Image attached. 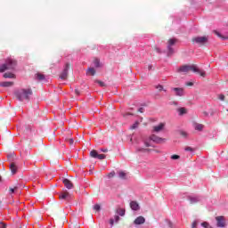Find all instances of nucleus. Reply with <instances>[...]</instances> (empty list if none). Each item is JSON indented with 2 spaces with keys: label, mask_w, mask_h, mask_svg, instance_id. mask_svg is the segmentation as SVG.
<instances>
[{
  "label": "nucleus",
  "mask_w": 228,
  "mask_h": 228,
  "mask_svg": "<svg viewBox=\"0 0 228 228\" xmlns=\"http://www.w3.org/2000/svg\"><path fill=\"white\" fill-rule=\"evenodd\" d=\"M93 209H94V211H101V205L95 204V205L93 207Z\"/></svg>",
  "instance_id": "nucleus-31"
},
{
  "label": "nucleus",
  "mask_w": 228,
  "mask_h": 228,
  "mask_svg": "<svg viewBox=\"0 0 228 228\" xmlns=\"http://www.w3.org/2000/svg\"><path fill=\"white\" fill-rule=\"evenodd\" d=\"M118 178L119 179H126V173L124 171H120L118 173Z\"/></svg>",
  "instance_id": "nucleus-27"
},
{
  "label": "nucleus",
  "mask_w": 228,
  "mask_h": 228,
  "mask_svg": "<svg viewBox=\"0 0 228 228\" xmlns=\"http://www.w3.org/2000/svg\"><path fill=\"white\" fill-rule=\"evenodd\" d=\"M152 142L154 143H163V142H167V139L159 137L156 134H151L150 139L144 141L145 147H152Z\"/></svg>",
  "instance_id": "nucleus-4"
},
{
  "label": "nucleus",
  "mask_w": 228,
  "mask_h": 228,
  "mask_svg": "<svg viewBox=\"0 0 228 228\" xmlns=\"http://www.w3.org/2000/svg\"><path fill=\"white\" fill-rule=\"evenodd\" d=\"M4 77L8 79H13V77H15V75L12 72H6L4 74Z\"/></svg>",
  "instance_id": "nucleus-21"
},
{
  "label": "nucleus",
  "mask_w": 228,
  "mask_h": 228,
  "mask_svg": "<svg viewBox=\"0 0 228 228\" xmlns=\"http://www.w3.org/2000/svg\"><path fill=\"white\" fill-rule=\"evenodd\" d=\"M15 67H17V61L13 59H7L4 64L0 65V72L14 70Z\"/></svg>",
  "instance_id": "nucleus-3"
},
{
  "label": "nucleus",
  "mask_w": 228,
  "mask_h": 228,
  "mask_svg": "<svg viewBox=\"0 0 228 228\" xmlns=\"http://www.w3.org/2000/svg\"><path fill=\"white\" fill-rule=\"evenodd\" d=\"M165 127V124H163V123H160V124H159L158 126H155L154 127H153V131L155 132V133H159V131H163V128Z\"/></svg>",
  "instance_id": "nucleus-16"
},
{
  "label": "nucleus",
  "mask_w": 228,
  "mask_h": 228,
  "mask_svg": "<svg viewBox=\"0 0 228 228\" xmlns=\"http://www.w3.org/2000/svg\"><path fill=\"white\" fill-rule=\"evenodd\" d=\"M181 134H182V136H184V137H186V136H187L186 132H181Z\"/></svg>",
  "instance_id": "nucleus-46"
},
{
  "label": "nucleus",
  "mask_w": 228,
  "mask_h": 228,
  "mask_svg": "<svg viewBox=\"0 0 228 228\" xmlns=\"http://www.w3.org/2000/svg\"><path fill=\"white\" fill-rule=\"evenodd\" d=\"M119 220H120V216H115L114 218H111L110 220V224L111 227H113V224H115V222L117 224Z\"/></svg>",
  "instance_id": "nucleus-20"
},
{
  "label": "nucleus",
  "mask_w": 228,
  "mask_h": 228,
  "mask_svg": "<svg viewBox=\"0 0 228 228\" xmlns=\"http://www.w3.org/2000/svg\"><path fill=\"white\" fill-rule=\"evenodd\" d=\"M9 167L12 174H17V165L15 163H11Z\"/></svg>",
  "instance_id": "nucleus-19"
},
{
  "label": "nucleus",
  "mask_w": 228,
  "mask_h": 228,
  "mask_svg": "<svg viewBox=\"0 0 228 228\" xmlns=\"http://www.w3.org/2000/svg\"><path fill=\"white\" fill-rule=\"evenodd\" d=\"M69 63H66L60 76V79H62V80L67 79V76H69Z\"/></svg>",
  "instance_id": "nucleus-8"
},
{
  "label": "nucleus",
  "mask_w": 228,
  "mask_h": 228,
  "mask_svg": "<svg viewBox=\"0 0 228 228\" xmlns=\"http://www.w3.org/2000/svg\"><path fill=\"white\" fill-rule=\"evenodd\" d=\"M218 99H219L220 101H225V95H224V94H219V95H218Z\"/></svg>",
  "instance_id": "nucleus-34"
},
{
  "label": "nucleus",
  "mask_w": 228,
  "mask_h": 228,
  "mask_svg": "<svg viewBox=\"0 0 228 228\" xmlns=\"http://www.w3.org/2000/svg\"><path fill=\"white\" fill-rule=\"evenodd\" d=\"M181 158L179 155H172L171 159H179Z\"/></svg>",
  "instance_id": "nucleus-38"
},
{
  "label": "nucleus",
  "mask_w": 228,
  "mask_h": 228,
  "mask_svg": "<svg viewBox=\"0 0 228 228\" xmlns=\"http://www.w3.org/2000/svg\"><path fill=\"white\" fill-rule=\"evenodd\" d=\"M152 64H150L149 66H148V70H152Z\"/></svg>",
  "instance_id": "nucleus-45"
},
{
  "label": "nucleus",
  "mask_w": 228,
  "mask_h": 228,
  "mask_svg": "<svg viewBox=\"0 0 228 228\" xmlns=\"http://www.w3.org/2000/svg\"><path fill=\"white\" fill-rule=\"evenodd\" d=\"M195 44H200V45H204L208 42V37H197L192 39Z\"/></svg>",
  "instance_id": "nucleus-7"
},
{
  "label": "nucleus",
  "mask_w": 228,
  "mask_h": 228,
  "mask_svg": "<svg viewBox=\"0 0 228 228\" xmlns=\"http://www.w3.org/2000/svg\"><path fill=\"white\" fill-rule=\"evenodd\" d=\"M155 88L157 90H159V92H167V90L165 88H163V86H161V85L156 86Z\"/></svg>",
  "instance_id": "nucleus-26"
},
{
  "label": "nucleus",
  "mask_w": 228,
  "mask_h": 228,
  "mask_svg": "<svg viewBox=\"0 0 228 228\" xmlns=\"http://www.w3.org/2000/svg\"><path fill=\"white\" fill-rule=\"evenodd\" d=\"M19 187L18 186H15L14 188H10L9 191L10 193H15L16 190H18Z\"/></svg>",
  "instance_id": "nucleus-32"
},
{
  "label": "nucleus",
  "mask_w": 228,
  "mask_h": 228,
  "mask_svg": "<svg viewBox=\"0 0 228 228\" xmlns=\"http://www.w3.org/2000/svg\"><path fill=\"white\" fill-rule=\"evenodd\" d=\"M155 50H156L157 53H159V54H160L161 49H159V47H156Z\"/></svg>",
  "instance_id": "nucleus-43"
},
{
  "label": "nucleus",
  "mask_w": 228,
  "mask_h": 228,
  "mask_svg": "<svg viewBox=\"0 0 228 228\" xmlns=\"http://www.w3.org/2000/svg\"><path fill=\"white\" fill-rule=\"evenodd\" d=\"M186 86H193V84H192V82H187V83H186Z\"/></svg>",
  "instance_id": "nucleus-44"
},
{
  "label": "nucleus",
  "mask_w": 228,
  "mask_h": 228,
  "mask_svg": "<svg viewBox=\"0 0 228 228\" xmlns=\"http://www.w3.org/2000/svg\"><path fill=\"white\" fill-rule=\"evenodd\" d=\"M188 200L191 202V204H197V202H200V200H202V197H200V196H189Z\"/></svg>",
  "instance_id": "nucleus-11"
},
{
  "label": "nucleus",
  "mask_w": 228,
  "mask_h": 228,
  "mask_svg": "<svg viewBox=\"0 0 228 228\" xmlns=\"http://www.w3.org/2000/svg\"><path fill=\"white\" fill-rule=\"evenodd\" d=\"M97 83H98V85H99L100 86H102V87L106 86V84H105L104 82H102V81H98Z\"/></svg>",
  "instance_id": "nucleus-36"
},
{
  "label": "nucleus",
  "mask_w": 228,
  "mask_h": 228,
  "mask_svg": "<svg viewBox=\"0 0 228 228\" xmlns=\"http://www.w3.org/2000/svg\"><path fill=\"white\" fill-rule=\"evenodd\" d=\"M94 66L96 68V69H99L100 67H102L101 65V61H99V59H94Z\"/></svg>",
  "instance_id": "nucleus-22"
},
{
  "label": "nucleus",
  "mask_w": 228,
  "mask_h": 228,
  "mask_svg": "<svg viewBox=\"0 0 228 228\" xmlns=\"http://www.w3.org/2000/svg\"><path fill=\"white\" fill-rule=\"evenodd\" d=\"M36 77L37 79V81H44V79H45V76H44L43 74L37 73L36 75Z\"/></svg>",
  "instance_id": "nucleus-23"
},
{
  "label": "nucleus",
  "mask_w": 228,
  "mask_h": 228,
  "mask_svg": "<svg viewBox=\"0 0 228 228\" xmlns=\"http://www.w3.org/2000/svg\"><path fill=\"white\" fill-rule=\"evenodd\" d=\"M201 227H204V228H212L211 225H209V223H208V222H203V223H201Z\"/></svg>",
  "instance_id": "nucleus-28"
},
{
  "label": "nucleus",
  "mask_w": 228,
  "mask_h": 228,
  "mask_svg": "<svg viewBox=\"0 0 228 228\" xmlns=\"http://www.w3.org/2000/svg\"><path fill=\"white\" fill-rule=\"evenodd\" d=\"M62 183L64 184V186L68 189V190H72V188H74V185L72 184V182L69 181L67 178H62Z\"/></svg>",
  "instance_id": "nucleus-12"
},
{
  "label": "nucleus",
  "mask_w": 228,
  "mask_h": 228,
  "mask_svg": "<svg viewBox=\"0 0 228 228\" xmlns=\"http://www.w3.org/2000/svg\"><path fill=\"white\" fill-rule=\"evenodd\" d=\"M130 208L133 211H138V209H140V205L136 201H131Z\"/></svg>",
  "instance_id": "nucleus-15"
},
{
  "label": "nucleus",
  "mask_w": 228,
  "mask_h": 228,
  "mask_svg": "<svg viewBox=\"0 0 228 228\" xmlns=\"http://www.w3.org/2000/svg\"><path fill=\"white\" fill-rule=\"evenodd\" d=\"M134 224L135 225H142V224H145V217L140 216H138L134 221Z\"/></svg>",
  "instance_id": "nucleus-14"
},
{
  "label": "nucleus",
  "mask_w": 228,
  "mask_h": 228,
  "mask_svg": "<svg viewBox=\"0 0 228 228\" xmlns=\"http://www.w3.org/2000/svg\"><path fill=\"white\" fill-rule=\"evenodd\" d=\"M145 151H147V149L137 148V150H136L137 152H145Z\"/></svg>",
  "instance_id": "nucleus-35"
},
{
  "label": "nucleus",
  "mask_w": 228,
  "mask_h": 228,
  "mask_svg": "<svg viewBox=\"0 0 228 228\" xmlns=\"http://www.w3.org/2000/svg\"><path fill=\"white\" fill-rule=\"evenodd\" d=\"M184 151H186V152H191V154L194 151L193 148L190 146L185 147Z\"/></svg>",
  "instance_id": "nucleus-30"
},
{
  "label": "nucleus",
  "mask_w": 228,
  "mask_h": 228,
  "mask_svg": "<svg viewBox=\"0 0 228 228\" xmlns=\"http://www.w3.org/2000/svg\"><path fill=\"white\" fill-rule=\"evenodd\" d=\"M194 129L196 131H202V129H204V125H202V124H196L195 126H194Z\"/></svg>",
  "instance_id": "nucleus-24"
},
{
  "label": "nucleus",
  "mask_w": 228,
  "mask_h": 228,
  "mask_svg": "<svg viewBox=\"0 0 228 228\" xmlns=\"http://www.w3.org/2000/svg\"><path fill=\"white\" fill-rule=\"evenodd\" d=\"M87 71L90 72L91 76H95V69L88 68Z\"/></svg>",
  "instance_id": "nucleus-29"
},
{
  "label": "nucleus",
  "mask_w": 228,
  "mask_h": 228,
  "mask_svg": "<svg viewBox=\"0 0 228 228\" xmlns=\"http://www.w3.org/2000/svg\"><path fill=\"white\" fill-rule=\"evenodd\" d=\"M116 213H117V215H118L119 216H125V215H126V208H118L116 209Z\"/></svg>",
  "instance_id": "nucleus-17"
},
{
  "label": "nucleus",
  "mask_w": 228,
  "mask_h": 228,
  "mask_svg": "<svg viewBox=\"0 0 228 228\" xmlns=\"http://www.w3.org/2000/svg\"><path fill=\"white\" fill-rule=\"evenodd\" d=\"M7 225L4 222H0V228H6Z\"/></svg>",
  "instance_id": "nucleus-37"
},
{
  "label": "nucleus",
  "mask_w": 228,
  "mask_h": 228,
  "mask_svg": "<svg viewBox=\"0 0 228 228\" xmlns=\"http://www.w3.org/2000/svg\"><path fill=\"white\" fill-rule=\"evenodd\" d=\"M138 111H139L140 113H143V108H139V109H138Z\"/></svg>",
  "instance_id": "nucleus-47"
},
{
  "label": "nucleus",
  "mask_w": 228,
  "mask_h": 228,
  "mask_svg": "<svg viewBox=\"0 0 228 228\" xmlns=\"http://www.w3.org/2000/svg\"><path fill=\"white\" fill-rule=\"evenodd\" d=\"M69 145H74V139H69Z\"/></svg>",
  "instance_id": "nucleus-41"
},
{
  "label": "nucleus",
  "mask_w": 228,
  "mask_h": 228,
  "mask_svg": "<svg viewBox=\"0 0 228 228\" xmlns=\"http://www.w3.org/2000/svg\"><path fill=\"white\" fill-rule=\"evenodd\" d=\"M168 225H169V227H172V224L170 222H169Z\"/></svg>",
  "instance_id": "nucleus-50"
},
{
  "label": "nucleus",
  "mask_w": 228,
  "mask_h": 228,
  "mask_svg": "<svg viewBox=\"0 0 228 228\" xmlns=\"http://www.w3.org/2000/svg\"><path fill=\"white\" fill-rule=\"evenodd\" d=\"M177 42V39L171 38L167 42V56H172L175 51L174 50V45H175V43Z\"/></svg>",
  "instance_id": "nucleus-5"
},
{
  "label": "nucleus",
  "mask_w": 228,
  "mask_h": 228,
  "mask_svg": "<svg viewBox=\"0 0 228 228\" xmlns=\"http://www.w3.org/2000/svg\"><path fill=\"white\" fill-rule=\"evenodd\" d=\"M172 92H175V95L178 97H183L184 95V89L181 87H173L171 88Z\"/></svg>",
  "instance_id": "nucleus-9"
},
{
  "label": "nucleus",
  "mask_w": 228,
  "mask_h": 228,
  "mask_svg": "<svg viewBox=\"0 0 228 228\" xmlns=\"http://www.w3.org/2000/svg\"><path fill=\"white\" fill-rule=\"evenodd\" d=\"M15 95L18 101H29V97L33 95V91L31 89H20L15 92Z\"/></svg>",
  "instance_id": "nucleus-2"
},
{
  "label": "nucleus",
  "mask_w": 228,
  "mask_h": 228,
  "mask_svg": "<svg viewBox=\"0 0 228 228\" xmlns=\"http://www.w3.org/2000/svg\"><path fill=\"white\" fill-rule=\"evenodd\" d=\"M136 127H138V123L134 124V125L131 126V129H136Z\"/></svg>",
  "instance_id": "nucleus-40"
},
{
  "label": "nucleus",
  "mask_w": 228,
  "mask_h": 228,
  "mask_svg": "<svg viewBox=\"0 0 228 228\" xmlns=\"http://www.w3.org/2000/svg\"><path fill=\"white\" fill-rule=\"evenodd\" d=\"M173 104H174L175 106H177V102H173Z\"/></svg>",
  "instance_id": "nucleus-49"
},
{
  "label": "nucleus",
  "mask_w": 228,
  "mask_h": 228,
  "mask_svg": "<svg viewBox=\"0 0 228 228\" xmlns=\"http://www.w3.org/2000/svg\"><path fill=\"white\" fill-rule=\"evenodd\" d=\"M0 86L4 88H8L10 86H13V82H2L0 83Z\"/></svg>",
  "instance_id": "nucleus-18"
},
{
  "label": "nucleus",
  "mask_w": 228,
  "mask_h": 228,
  "mask_svg": "<svg viewBox=\"0 0 228 228\" xmlns=\"http://www.w3.org/2000/svg\"><path fill=\"white\" fill-rule=\"evenodd\" d=\"M91 158H94V159H106V155L104 154H99L97 151L93 150L90 151Z\"/></svg>",
  "instance_id": "nucleus-6"
},
{
  "label": "nucleus",
  "mask_w": 228,
  "mask_h": 228,
  "mask_svg": "<svg viewBox=\"0 0 228 228\" xmlns=\"http://www.w3.org/2000/svg\"><path fill=\"white\" fill-rule=\"evenodd\" d=\"M216 225L217 227H225V219L224 218V216H217L216 217Z\"/></svg>",
  "instance_id": "nucleus-10"
},
{
  "label": "nucleus",
  "mask_w": 228,
  "mask_h": 228,
  "mask_svg": "<svg viewBox=\"0 0 228 228\" xmlns=\"http://www.w3.org/2000/svg\"><path fill=\"white\" fill-rule=\"evenodd\" d=\"M69 192H66V193L60 195L59 199H61V200H65L69 199Z\"/></svg>",
  "instance_id": "nucleus-25"
},
{
  "label": "nucleus",
  "mask_w": 228,
  "mask_h": 228,
  "mask_svg": "<svg viewBox=\"0 0 228 228\" xmlns=\"http://www.w3.org/2000/svg\"><path fill=\"white\" fill-rule=\"evenodd\" d=\"M176 111L179 117H183V115H186L188 113V109L184 107H179L178 109H176Z\"/></svg>",
  "instance_id": "nucleus-13"
},
{
  "label": "nucleus",
  "mask_w": 228,
  "mask_h": 228,
  "mask_svg": "<svg viewBox=\"0 0 228 228\" xmlns=\"http://www.w3.org/2000/svg\"><path fill=\"white\" fill-rule=\"evenodd\" d=\"M75 94H77V95H79V91L78 90H75Z\"/></svg>",
  "instance_id": "nucleus-48"
},
{
  "label": "nucleus",
  "mask_w": 228,
  "mask_h": 228,
  "mask_svg": "<svg viewBox=\"0 0 228 228\" xmlns=\"http://www.w3.org/2000/svg\"><path fill=\"white\" fill-rule=\"evenodd\" d=\"M101 152H108V149L106 148H102L100 149Z\"/></svg>",
  "instance_id": "nucleus-42"
},
{
  "label": "nucleus",
  "mask_w": 228,
  "mask_h": 228,
  "mask_svg": "<svg viewBox=\"0 0 228 228\" xmlns=\"http://www.w3.org/2000/svg\"><path fill=\"white\" fill-rule=\"evenodd\" d=\"M190 70H192V72H198V74H200L201 77H206V71L200 69L199 68H197L195 64H192V65L185 64L176 69V72L178 74H188Z\"/></svg>",
  "instance_id": "nucleus-1"
},
{
  "label": "nucleus",
  "mask_w": 228,
  "mask_h": 228,
  "mask_svg": "<svg viewBox=\"0 0 228 228\" xmlns=\"http://www.w3.org/2000/svg\"><path fill=\"white\" fill-rule=\"evenodd\" d=\"M199 223L197 222V221H194L193 223H192V224H191V227L192 228H197V224H198Z\"/></svg>",
  "instance_id": "nucleus-39"
},
{
  "label": "nucleus",
  "mask_w": 228,
  "mask_h": 228,
  "mask_svg": "<svg viewBox=\"0 0 228 228\" xmlns=\"http://www.w3.org/2000/svg\"><path fill=\"white\" fill-rule=\"evenodd\" d=\"M108 177H109V179H111V177H115V171L110 172V173L108 175Z\"/></svg>",
  "instance_id": "nucleus-33"
}]
</instances>
